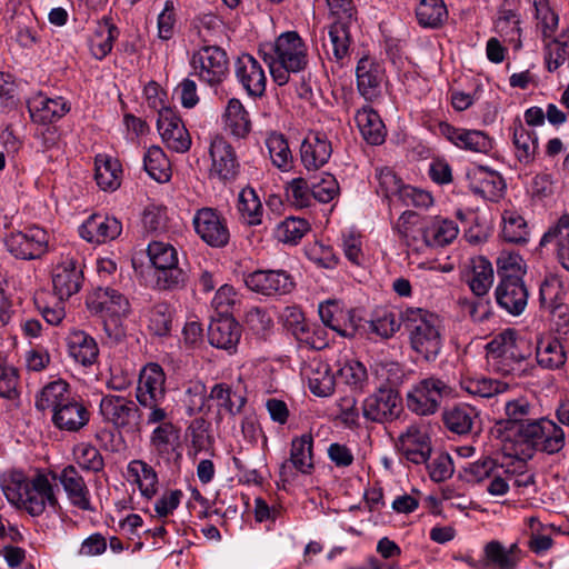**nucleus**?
Instances as JSON below:
<instances>
[{"label": "nucleus", "mask_w": 569, "mask_h": 569, "mask_svg": "<svg viewBox=\"0 0 569 569\" xmlns=\"http://www.w3.org/2000/svg\"><path fill=\"white\" fill-rule=\"evenodd\" d=\"M247 288L262 296H282L290 293L296 283L292 276L282 269L256 270L244 276Z\"/></svg>", "instance_id": "ddd939ff"}, {"label": "nucleus", "mask_w": 569, "mask_h": 569, "mask_svg": "<svg viewBox=\"0 0 569 569\" xmlns=\"http://www.w3.org/2000/svg\"><path fill=\"white\" fill-rule=\"evenodd\" d=\"M99 411L103 421L120 432L133 435L141 430L142 412L132 399L106 395L100 400Z\"/></svg>", "instance_id": "39448f33"}, {"label": "nucleus", "mask_w": 569, "mask_h": 569, "mask_svg": "<svg viewBox=\"0 0 569 569\" xmlns=\"http://www.w3.org/2000/svg\"><path fill=\"white\" fill-rule=\"evenodd\" d=\"M355 120L363 139L368 143L379 146L385 141V124L378 112L372 108L365 107L358 110Z\"/></svg>", "instance_id": "e433bc0d"}, {"label": "nucleus", "mask_w": 569, "mask_h": 569, "mask_svg": "<svg viewBox=\"0 0 569 569\" xmlns=\"http://www.w3.org/2000/svg\"><path fill=\"white\" fill-rule=\"evenodd\" d=\"M376 177L379 182L378 192L387 199H399L406 184H403L402 180L392 169L387 167L377 169Z\"/></svg>", "instance_id": "0e129e2a"}, {"label": "nucleus", "mask_w": 569, "mask_h": 569, "mask_svg": "<svg viewBox=\"0 0 569 569\" xmlns=\"http://www.w3.org/2000/svg\"><path fill=\"white\" fill-rule=\"evenodd\" d=\"M121 222L110 216L92 214L80 227L79 233L82 239L91 243H104L120 236Z\"/></svg>", "instance_id": "b1692460"}, {"label": "nucleus", "mask_w": 569, "mask_h": 569, "mask_svg": "<svg viewBox=\"0 0 569 569\" xmlns=\"http://www.w3.org/2000/svg\"><path fill=\"white\" fill-rule=\"evenodd\" d=\"M416 16L421 26L436 28L445 20L447 9L442 0H421Z\"/></svg>", "instance_id": "4d7b16f0"}, {"label": "nucleus", "mask_w": 569, "mask_h": 569, "mask_svg": "<svg viewBox=\"0 0 569 569\" xmlns=\"http://www.w3.org/2000/svg\"><path fill=\"white\" fill-rule=\"evenodd\" d=\"M555 242L557 248V258L560 264L569 271V214H563L558 222L549 228L542 236L540 246Z\"/></svg>", "instance_id": "72a5a7b5"}, {"label": "nucleus", "mask_w": 569, "mask_h": 569, "mask_svg": "<svg viewBox=\"0 0 569 569\" xmlns=\"http://www.w3.org/2000/svg\"><path fill=\"white\" fill-rule=\"evenodd\" d=\"M520 254L502 251L497 258V271L500 280H521L525 274Z\"/></svg>", "instance_id": "052dcab7"}, {"label": "nucleus", "mask_w": 569, "mask_h": 569, "mask_svg": "<svg viewBox=\"0 0 569 569\" xmlns=\"http://www.w3.org/2000/svg\"><path fill=\"white\" fill-rule=\"evenodd\" d=\"M471 186L475 193L490 201L498 200L506 187L503 178L498 172L485 167L476 171Z\"/></svg>", "instance_id": "4c0bfd02"}, {"label": "nucleus", "mask_w": 569, "mask_h": 569, "mask_svg": "<svg viewBox=\"0 0 569 569\" xmlns=\"http://www.w3.org/2000/svg\"><path fill=\"white\" fill-rule=\"evenodd\" d=\"M487 351L498 353L505 360H513L520 365L528 357L527 343L517 338L516 331L507 329L496 336L488 345Z\"/></svg>", "instance_id": "c756f323"}, {"label": "nucleus", "mask_w": 569, "mask_h": 569, "mask_svg": "<svg viewBox=\"0 0 569 569\" xmlns=\"http://www.w3.org/2000/svg\"><path fill=\"white\" fill-rule=\"evenodd\" d=\"M410 347L426 361H433L442 348L441 321L426 309L407 308L401 312Z\"/></svg>", "instance_id": "f03ea898"}, {"label": "nucleus", "mask_w": 569, "mask_h": 569, "mask_svg": "<svg viewBox=\"0 0 569 569\" xmlns=\"http://www.w3.org/2000/svg\"><path fill=\"white\" fill-rule=\"evenodd\" d=\"M39 411L51 410L52 423L60 430L77 432L88 425L90 412L83 401L73 396L70 386L59 379L47 383L36 397Z\"/></svg>", "instance_id": "f257e3e1"}, {"label": "nucleus", "mask_w": 569, "mask_h": 569, "mask_svg": "<svg viewBox=\"0 0 569 569\" xmlns=\"http://www.w3.org/2000/svg\"><path fill=\"white\" fill-rule=\"evenodd\" d=\"M87 306L92 313L100 315L103 328L109 337L120 338L123 335L121 319L130 312L129 300L111 287L99 286L87 298Z\"/></svg>", "instance_id": "7ed1b4c3"}, {"label": "nucleus", "mask_w": 569, "mask_h": 569, "mask_svg": "<svg viewBox=\"0 0 569 569\" xmlns=\"http://www.w3.org/2000/svg\"><path fill=\"white\" fill-rule=\"evenodd\" d=\"M192 224L200 239L212 248H223L229 243L230 231L226 218L216 209L203 207L193 216Z\"/></svg>", "instance_id": "f8f14e48"}, {"label": "nucleus", "mask_w": 569, "mask_h": 569, "mask_svg": "<svg viewBox=\"0 0 569 569\" xmlns=\"http://www.w3.org/2000/svg\"><path fill=\"white\" fill-rule=\"evenodd\" d=\"M128 473L133 478L141 495L151 499L158 492V475L153 467L143 460H132L128 465Z\"/></svg>", "instance_id": "79ce46f5"}, {"label": "nucleus", "mask_w": 569, "mask_h": 569, "mask_svg": "<svg viewBox=\"0 0 569 569\" xmlns=\"http://www.w3.org/2000/svg\"><path fill=\"white\" fill-rule=\"evenodd\" d=\"M498 305L511 315H520L528 300V291L522 279L519 281L500 280L496 289Z\"/></svg>", "instance_id": "2f4dec72"}, {"label": "nucleus", "mask_w": 569, "mask_h": 569, "mask_svg": "<svg viewBox=\"0 0 569 569\" xmlns=\"http://www.w3.org/2000/svg\"><path fill=\"white\" fill-rule=\"evenodd\" d=\"M211 167L209 174L220 181L233 180L239 173V162L233 147L222 137H214L210 143Z\"/></svg>", "instance_id": "2eb2a0df"}, {"label": "nucleus", "mask_w": 569, "mask_h": 569, "mask_svg": "<svg viewBox=\"0 0 569 569\" xmlns=\"http://www.w3.org/2000/svg\"><path fill=\"white\" fill-rule=\"evenodd\" d=\"M463 388L471 395L491 398L503 392L508 388V385L499 380L481 377L468 379Z\"/></svg>", "instance_id": "680f3d73"}, {"label": "nucleus", "mask_w": 569, "mask_h": 569, "mask_svg": "<svg viewBox=\"0 0 569 569\" xmlns=\"http://www.w3.org/2000/svg\"><path fill=\"white\" fill-rule=\"evenodd\" d=\"M152 266L157 269V284L160 289L172 290L182 288L188 273L178 263L177 249L162 241H152L147 249Z\"/></svg>", "instance_id": "20e7f679"}, {"label": "nucleus", "mask_w": 569, "mask_h": 569, "mask_svg": "<svg viewBox=\"0 0 569 569\" xmlns=\"http://www.w3.org/2000/svg\"><path fill=\"white\" fill-rule=\"evenodd\" d=\"M310 231V223L303 218L288 217L276 229V237L283 243L297 244Z\"/></svg>", "instance_id": "5fc2aeb1"}, {"label": "nucleus", "mask_w": 569, "mask_h": 569, "mask_svg": "<svg viewBox=\"0 0 569 569\" xmlns=\"http://www.w3.org/2000/svg\"><path fill=\"white\" fill-rule=\"evenodd\" d=\"M357 86L366 100H373L379 94V87L383 79V71L379 63L368 57L358 61L356 68Z\"/></svg>", "instance_id": "7c9ffc66"}, {"label": "nucleus", "mask_w": 569, "mask_h": 569, "mask_svg": "<svg viewBox=\"0 0 569 569\" xmlns=\"http://www.w3.org/2000/svg\"><path fill=\"white\" fill-rule=\"evenodd\" d=\"M234 74L247 94L261 98L266 92L267 76L261 63L251 54L243 53L234 61Z\"/></svg>", "instance_id": "dca6fc26"}, {"label": "nucleus", "mask_w": 569, "mask_h": 569, "mask_svg": "<svg viewBox=\"0 0 569 569\" xmlns=\"http://www.w3.org/2000/svg\"><path fill=\"white\" fill-rule=\"evenodd\" d=\"M58 479L72 506L84 511H91L93 509L90 502V491L87 483L74 466L69 465L64 467L58 476Z\"/></svg>", "instance_id": "bb28decb"}, {"label": "nucleus", "mask_w": 569, "mask_h": 569, "mask_svg": "<svg viewBox=\"0 0 569 569\" xmlns=\"http://www.w3.org/2000/svg\"><path fill=\"white\" fill-rule=\"evenodd\" d=\"M28 110L33 122L47 124L61 119L70 111V106L62 97L40 94L28 102Z\"/></svg>", "instance_id": "cd10ccee"}, {"label": "nucleus", "mask_w": 569, "mask_h": 569, "mask_svg": "<svg viewBox=\"0 0 569 569\" xmlns=\"http://www.w3.org/2000/svg\"><path fill=\"white\" fill-rule=\"evenodd\" d=\"M192 74L210 87L221 84L229 74V58L218 46H202L190 59Z\"/></svg>", "instance_id": "423d86ee"}, {"label": "nucleus", "mask_w": 569, "mask_h": 569, "mask_svg": "<svg viewBox=\"0 0 569 569\" xmlns=\"http://www.w3.org/2000/svg\"><path fill=\"white\" fill-rule=\"evenodd\" d=\"M397 447L409 461L416 465L425 463L430 458V437L426 430L417 425L409 426L406 431L399 436Z\"/></svg>", "instance_id": "aec40b11"}, {"label": "nucleus", "mask_w": 569, "mask_h": 569, "mask_svg": "<svg viewBox=\"0 0 569 569\" xmlns=\"http://www.w3.org/2000/svg\"><path fill=\"white\" fill-rule=\"evenodd\" d=\"M208 399L214 403L219 416H236L241 412L247 402L242 395L226 382L212 386Z\"/></svg>", "instance_id": "473e14b6"}, {"label": "nucleus", "mask_w": 569, "mask_h": 569, "mask_svg": "<svg viewBox=\"0 0 569 569\" xmlns=\"http://www.w3.org/2000/svg\"><path fill=\"white\" fill-rule=\"evenodd\" d=\"M402 323L396 312L387 309L377 310L373 319L369 321V329L382 339L391 338Z\"/></svg>", "instance_id": "6e6d98bb"}, {"label": "nucleus", "mask_w": 569, "mask_h": 569, "mask_svg": "<svg viewBox=\"0 0 569 569\" xmlns=\"http://www.w3.org/2000/svg\"><path fill=\"white\" fill-rule=\"evenodd\" d=\"M518 436L529 448L548 455L558 453L566 443L562 428L546 418L521 425Z\"/></svg>", "instance_id": "0eeeda50"}, {"label": "nucleus", "mask_w": 569, "mask_h": 569, "mask_svg": "<svg viewBox=\"0 0 569 569\" xmlns=\"http://www.w3.org/2000/svg\"><path fill=\"white\" fill-rule=\"evenodd\" d=\"M331 154V141L320 131H310L300 144V161L308 171L322 168Z\"/></svg>", "instance_id": "a211bd4d"}, {"label": "nucleus", "mask_w": 569, "mask_h": 569, "mask_svg": "<svg viewBox=\"0 0 569 569\" xmlns=\"http://www.w3.org/2000/svg\"><path fill=\"white\" fill-rule=\"evenodd\" d=\"M469 287L476 297H486L493 283V268L485 257L472 261V273L468 280Z\"/></svg>", "instance_id": "8fccbe9b"}, {"label": "nucleus", "mask_w": 569, "mask_h": 569, "mask_svg": "<svg viewBox=\"0 0 569 569\" xmlns=\"http://www.w3.org/2000/svg\"><path fill=\"white\" fill-rule=\"evenodd\" d=\"M184 402L189 416L204 412L206 409L209 410L210 407L207 406L209 399L206 385L202 381L191 382L186 390Z\"/></svg>", "instance_id": "69168bd1"}, {"label": "nucleus", "mask_w": 569, "mask_h": 569, "mask_svg": "<svg viewBox=\"0 0 569 569\" xmlns=\"http://www.w3.org/2000/svg\"><path fill=\"white\" fill-rule=\"evenodd\" d=\"M36 17L27 6H21L11 16V24L17 29V41L23 48H31L37 42Z\"/></svg>", "instance_id": "a19ab883"}, {"label": "nucleus", "mask_w": 569, "mask_h": 569, "mask_svg": "<svg viewBox=\"0 0 569 569\" xmlns=\"http://www.w3.org/2000/svg\"><path fill=\"white\" fill-rule=\"evenodd\" d=\"M536 359L541 368L556 370L566 363L567 356L558 339L547 338L538 340L536 347Z\"/></svg>", "instance_id": "58836bf2"}, {"label": "nucleus", "mask_w": 569, "mask_h": 569, "mask_svg": "<svg viewBox=\"0 0 569 569\" xmlns=\"http://www.w3.org/2000/svg\"><path fill=\"white\" fill-rule=\"evenodd\" d=\"M120 167L116 160H96V181L103 190H116L120 186Z\"/></svg>", "instance_id": "bf43d9fd"}, {"label": "nucleus", "mask_w": 569, "mask_h": 569, "mask_svg": "<svg viewBox=\"0 0 569 569\" xmlns=\"http://www.w3.org/2000/svg\"><path fill=\"white\" fill-rule=\"evenodd\" d=\"M476 417L475 409L467 405L455 406L442 413L446 428L457 435L469 433Z\"/></svg>", "instance_id": "c03bdc74"}, {"label": "nucleus", "mask_w": 569, "mask_h": 569, "mask_svg": "<svg viewBox=\"0 0 569 569\" xmlns=\"http://www.w3.org/2000/svg\"><path fill=\"white\" fill-rule=\"evenodd\" d=\"M541 306L550 311L551 309L567 305L568 292L565 290L562 282L557 277L546 278L540 286Z\"/></svg>", "instance_id": "603ef678"}, {"label": "nucleus", "mask_w": 569, "mask_h": 569, "mask_svg": "<svg viewBox=\"0 0 569 569\" xmlns=\"http://www.w3.org/2000/svg\"><path fill=\"white\" fill-rule=\"evenodd\" d=\"M83 282L82 266L74 257H66L52 271L54 295L60 301L68 300L77 293Z\"/></svg>", "instance_id": "4468645a"}, {"label": "nucleus", "mask_w": 569, "mask_h": 569, "mask_svg": "<svg viewBox=\"0 0 569 569\" xmlns=\"http://www.w3.org/2000/svg\"><path fill=\"white\" fill-rule=\"evenodd\" d=\"M335 376L330 372L328 365H321L309 377V389L318 397H329L335 391Z\"/></svg>", "instance_id": "338daca9"}, {"label": "nucleus", "mask_w": 569, "mask_h": 569, "mask_svg": "<svg viewBox=\"0 0 569 569\" xmlns=\"http://www.w3.org/2000/svg\"><path fill=\"white\" fill-rule=\"evenodd\" d=\"M351 39L347 21H333L328 29V41H323L322 47L328 59L335 64L331 71L336 72L345 64L349 57Z\"/></svg>", "instance_id": "5701e85b"}, {"label": "nucleus", "mask_w": 569, "mask_h": 569, "mask_svg": "<svg viewBox=\"0 0 569 569\" xmlns=\"http://www.w3.org/2000/svg\"><path fill=\"white\" fill-rule=\"evenodd\" d=\"M458 226L449 219L436 217L423 229L422 237L429 247H445L458 236Z\"/></svg>", "instance_id": "c9c22d12"}, {"label": "nucleus", "mask_w": 569, "mask_h": 569, "mask_svg": "<svg viewBox=\"0 0 569 569\" xmlns=\"http://www.w3.org/2000/svg\"><path fill=\"white\" fill-rule=\"evenodd\" d=\"M49 239L44 229L32 226L23 231L10 233L6 238V247L16 258L32 260L41 258L48 251Z\"/></svg>", "instance_id": "9d476101"}, {"label": "nucleus", "mask_w": 569, "mask_h": 569, "mask_svg": "<svg viewBox=\"0 0 569 569\" xmlns=\"http://www.w3.org/2000/svg\"><path fill=\"white\" fill-rule=\"evenodd\" d=\"M23 501L22 508L32 517L41 516L47 506L53 511L59 509L53 486L43 473H38L32 479L22 480Z\"/></svg>", "instance_id": "9b49d317"}, {"label": "nucleus", "mask_w": 569, "mask_h": 569, "mask_svg": "<svg viewBox=\"0 0 569 569\" xmlns=\"http://www.w3.org/2000/svg\"><path fill=\"white\" fill-rule=\"evenodd\" d=\"M402 411L399 392L391 386H381L362 402V417L370 422L385 423L396 420Z\"/></svg>", "instance_id": "1a4fd4ad"}, {"label": "nucleus", "mask_w": 569, "mask_h": 569, "mask_svg": "<svg viewBox=\"0 0 569 569\" xmlns=\"http://www.w3.org/2000/svg\"><path fill=\"white\" fill-rule=\"evenodd\" d=\"M339 378L352 389L362 390L368 381L366 367L358 360H349L338 370Z\"/></svg>", "instance_id": "e2e57ef3"}, {"label": "nucleus", "mask_w": 569, "mask_h": 569, "mask_svg": "<svg viewBox=\"0 0 569 569\" xmlns=\"http://www.w3.org/2000/svg\"><path fill=\"white\" fill-rule=\"evenodd\" d=\"M501 237L506 242L522 244L528 241L529 230L526 220L517 212L507 211L503 217Z\"/></svg>", "instance_id": "3c124183"}, {"label": "nucleus", "mask_w": 569, "mask_h": 569, "mask_svg": "<svg viewBox=\"0 0 569 569\" xmlns=\"http://www.w3.org/2000/svg\"><path fill=\"white\" fill-rule=\"evenodd\" d=\"M166 375L158 363H148L140 372L136 398L139 405L166 400Z\"/></svg>", "instance_id": "4be33fe9"}, {"label": "nucleus", "mask_w": 569, "mask_h": 569, "mask_svg": "<svg viewBox=\"0 0 569 569\" xmlns=\"http://www.w3.org/2000/svg\"><path fill=\"white\" fill-rule=\"evenodd\" d=\"M179 429L171 422H164L152 431L150 445L159 457L169 459L179 443Z\"/></svg>", "instance_id": "37998d69"}, {"label": "nucleus", "mask_w": 569, "mask_h": 569, "mask_svg": "<svg viewBox=\"0 0 569 569\" xmlns=\"http://www.w3.org/2000/svg\"><path fill=\"white\" fill-rule=\"evenodd\" d=\"M313 439L309 433L292 439L290 458L280 466V477L284 481L290 471V465L302 473L313 469Z\"/></svg>", "instance_id": "a878e982"}, {"label": "nucleus", "mask_w": 569, "mask_h": 569, "mask_svg": "<svg viewBox=\"0 0 569 569\" xmlns=\"http://www.w3.org/2000/svg\"><path fill=\"white\" fill-rule=\"evenodd\" d=\"M266 146L274 167L284 172L293 167V154L283 134L277 132L269 134L266 139Z\"/></svg>", "instance_id": "09e8293b"}, {"label": "nucleus", "mask_w": 569, "mask_h": 569, "mask_svg": "<svg viewBox=\"0 0 569 569\" xmlns=\"http://www.w3.org/2000/svg\"><path fill=\"white\" fill-rule=\"evenodd\" d=\"M119 36L118 28L111 23L110 19L104 18L100 21L90 38V50L92 56L102 60L112 50L113 42Z\"/></svg>", "instance_id": "ea45409f"}, {"label": "nucleus", "mask_w": 569, "mask_h": 569, "mask_svg": "<svg viewBox=\"0 0 569 569\" xmlns=\"http://www.w3.org/2000/svg\"><path fill=\"white\" fill-rule=\"evenodd\" d=\"M337 312L338 305L335 301H327L326 303H321L319 306V316L326 327H329L330 329L337 331L342 337H355L358 329V323L356 322L355 317L350 316L349 325H345V327H341L336 317Z\"/></svg>", "instance_id": "864d4df0"}, {"label": "nucleus", "mask_w": 569, "mask_h": 569, "mask_svg": "<svg viewBox=\"0 0 569 569\" xmlns=\"http://www.w3.org/2000/svg\"><path fill=\"white\" fill-rule=\"evenodd\" d=\"M226 128L237 138H244L251 129L249 113L240 100L232 98L226 108Z\"/></svg>", "instance_id": "de8ad7c7"}, {"label": "nucleus", "mask_w": 569, "mask_h": 569, "mask_svg": "<svg viewBox=\"0 0 569 569\" xmlns=\"http://www.w3.org/2000/svg\"><path fill=\"white\" fill-rule=\"evenodd\" d=\"M451 392L450 386L440 378L428 377L416 385L407 393V407L418 416H432L441 405L445 396Z\"/></svg>", "instance_id": "6e6552de"}, {"label": "nucleus", "mask_w": 569, "mask_h": 569, "mask_svg": "<svg viewBox=\"0 0 569 569\" xmlns=\"http://www.w3.org/2000/svg\"><path fill=\"white\" fill-rule=\"evenodd\" d=\"M143 167L147 173L157 182H168L171 178V166L160 147H150L143 157Z\"/></svg>", "instance_id": "49530a36"}, {"label": "nucleus", "mask_w": 569, "mask_h": 569, "mask_svg": "<svg viewBox=\"0 0 569 569\" xmlns=\"http://www.w3.org/2000/svg\"><path fill=\"white\" fill-rule=\"evenodd\" d=\"M439 132L461 149L480 153H489L493 149L492 139L480 130L456 128L447 122H441Z\"/></svg>", "instance_id": "6ab92c4d"}, {"label": "nucleus", "mask_w": 569, "mask_h": 569, "mask_svg": "<svg viewBox=\"0 0 569 569\" xmlns=\"http://www.w3.org/2000/svg\"><path fill=\"white\" fill-rule=\"evenodd\" d=\"M241 336L239 323L231 315L212 318L208 327L211 346L228 351L234 350Z\"/></svg>", "instance_id": "393cba45"}, {"label": "nucleus", "mask_w": 569, "mask_h": 569, "mask_svg": "<svg viewBox=\"0 0 569 569\" xmlns=\"http://www.w3.org/2000/svg\"><path fill=\"white\" fill-rule=\"evenodd\" d=\"M238 211L241 220L248 226L261 224L263 208L254 189L247 187L241 190L238 199Z\"/></svg>", "instance_id": "a18cd8bd"}, {"label": "nucleus", "mask_w": 569, "mask_h": 569, "mask_svg": "<svg viewBox=\"0 0 569 569\" xmlns=\"http://www.w3.org/2000/svg\"><path fill=\"white\" fill-rule=\"evenodd\" d=\"M67 345L69 355L82 366L92 365L99 355L97 342L84 331L70 332Z\"/></svg>", "instance_id": "f704fd0d"}, {"label": "nucleus", "mask_w": 569, "mask_h": 569, "mask_svg": "<svg viewBox=\"0 0 569 569\" xmlns=\"http://www.w3.org/2000/svg\"><path fill=\"white\" fill-rule=\"evenodd\" d=\"M77 463L87 471L99 472L103 469L104 462L99 450L88 443H80L74 449Z\"/></svg>", "instance_id": "774afa93"}, {"label": "nucleus", "mask_w": 569, "mask_h": 569, "mask_svg": "<svg viewBox=\"0 0 569 569\" xmlns=\"http://www.w3.org/2000/svg\"><path fill=\"white\" fill-rule=\"evenodd\" d=\"M510 129L517 161L523 166L531 164L539 148L537 133L528 129L520 119H516Z\"/></svg>", "instance_id": "c85d7f7f"}, {"label": "nucleus", "mask_w": 569, "mask_h": 569, "mask_svg": "<svg viewBox=\"0 0 569 569\" xmlns=\"http://www.w3.org/2000/svg\"><path fill=\"white\" fill-rule=\"evenodd\" d=\"M148 328L151 333L158 337H167L172 328V310L169 305L160 302L149 311Z\"/></svg>", "instance_id": "13d9d810"}, {"label": "nucleus", "mask_w": 569, "mask_h": 569, "mask_svg": "<svg viewBox=\"0 0 569 569\" xmlns=\"http://www.w3.org/2000/svg\"><path fill=\"white\" fill-rule=\"evenodd\" d=\"M157 129L169 149L180 153H184L190 149V134L180 117L172 109H162L160 111Z\"/></svg>", "instance_id": "f3484780"}, {"label": "nucleus", "mask_w": 569, "mask_h": 569, "mask_svg": "<svg viewBox=\"0 0 569 569\" xmlns=\"http://www.w3.org/2000/svg\"><path fill=\"white\" fill-rule=\"evenodd\" d=\"M281 63H286L293 72H299L307 64L306 47L302 39L295 31L280 34L270 46Z\"/></svg>", "instance_id": "412c9836"}]
</instances>
